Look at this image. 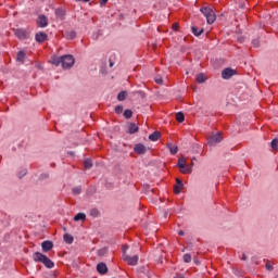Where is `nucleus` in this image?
Wrapping results in <instances>:
<instances>
[{"label": "nucleus", "instance_id": "1", "mask_svg": "<svg viewBox=\"0 0 278 278\" xmlns=\"http://www.w3.org/2000/svg\"><path fill=\"white\" fill-rule=\"evenodd\" d=\"M50 64L54 66H62L64 70L71 68V54H65L62 56L53 55L50 59Z\"/></svg>", "mask_w": 278, "mask_h": 278}, {"label": "nucleus", "instance_id": "2", "mask_svg": "<svg viewBox=\"0 0 278 278\" xmlns=\"http://www.w3.org/2000/svg\"><path fill=\"white\" fill-rule=\"evenodd\" d=\"M33 260L34 262H39L40 264H43V266H46V268H53V266H55V264L53 263V261H51L47 255L40 253V252H35L33 254Z\"/></svg>", "mask_w": 278, "mask_h": 278}, {"label": "nucleus", "instance_id": "3", "mask_svg": "<svg viewBox=\"0 0 278 278\" xmlns=\"http://www.w3.org/2000/svg\"><path fill=\"white\" fill-rule=\"evenodd\" d=\"M33 260L34 262H39L40 264H43V266H46V268H53V266H55V264L53 263V261H51L47 255L40 253V252H35L33 254Z\"/></svg>", "mask_w": 278, "mask_h": 278}, {"label": "nucleus", "instance_id": "4", "mask_svg": "<svg viewBox=\"0 0 278 278\" xmlns=\"http://www.w3.org/2000/svg\"><path fill=\"white\" fill-rule=\"evenodd\" d=\"M127 249H129V245H125L123 248V260L124 262H127L129 266H136L138 264V254H134L132 256L127 254Z\"/></svg>", "mask_w": 278, "mask_h": 278}, {"label": "nucleus", "instance_id": "5", "mask_svg": "<svg viewBox=\"0 0 278 278\" xmlns=\"http://www.w3.org/2000/svg\"><path fill=\"white\" fill-rule=\"evenodd\" d=\"M200 11L205 16L206 23L208 25H212L214 23V21H216V13L214 12V10L212 8L203 7L202 9H200Z\"/></svg>", "mask_w": 278, "mask_h": 278}, {"label": "nucleus", "instance_id": "6", "mask_svg": "<svg viewBox=\"0 0 278 278\" xmlns=\"http://www.w3.org/2000/svg\"><path fill=\"white\" fill-rule=\"evenodd\" d=\"M177 166L182 175H190L192 173V166L188 165L186 157H180Z\"/></svg>", "mask_w": 278, "mask_h": 278}, {"label": "nucleus", "instance_id": "7", "mask_svg": "<svg viewBox=\"0 0 278 278\" xmlns=\"http://www.w3.org/2000/svg\"><path fill=\"white\" fill-rule=\"evenodd\" d=\"M219 142H223V135H220V132H217L215 135H211L208 140H207V144L210 147H216V144H219Z\"/></svg>", "mask_w": 278, "mask_h": 278}, {"label": "nucleus", "instance_id": "8", "mask_svg": "<svg viewBox=\"0 0 278 278\" xmlns=\"http://www.w3.org/2000/svg\"><path fill=\"white\" fill-rule=\"evenodd\" d=\"M13 31H14L16 38H18L20 40H27V36H29L27 30L24 28H15V29H13Z\"/></svg>", "mask_w": 278, "mask_h": 278}, {"label": "nucleus", "instance_id": "9", "mask_svg": "<svg viewBox=\"0 0 278 278\" xmlns=\"http://www.w3.org/2000/svg\"><path fill=\"white\" fill-rule=\"evenodd\" d=\"M134 151L138 155H144V153H147V147H144L142 143H137L134 148Z\"/></svg>", "mask_w": 278, "mask_h": 278}, {"label": "nucleus", "instance_id": "10", "mask_svg": "<svg viewBox=\"0 0 278 278\" xmlns=\"http://www.w3.org/2000/svg\"><path fill=\"white\" fill-rule=\"evenodd\" d=\"M41 249L43 253H49V251H51V249H53V241H43L41 243Z\"/></svg>", "mask_w": 278, "mask_h": 278}, {"label": "nucleus", "instance_id": "11", "mask_svg": "<svg viewBox=\"0 0 278 278\" xmlns=\"http://www.w3.org/2000/svg\"><path fill=\"white\" fill-rule=\"evenodd\" d=\"M233 75H236V72L231 68H225L222 72L223 79H231V77H233Z\"/></svg>", "mask_w": 278, "mask_h": 278}, {"label": "nucleus", "instance_id": "12", "mask_svg": "<svg viewBox=\"0 0 278 278\" xmlns=\"http://www.w3.org/2000/svg\"><path fill=\"white\" fill-rule=\"evenodd\" d=\"M38 27H47L49 25V20L45 15H40L37 20Z\"/></svg>", "mask_w": 278, "mask_h": 278}, {"label": "nucleus", "instance_id": "13", "mask_svg": "<svg viewBox=\"0 0 278 278\" xmlns=\"http://www.w3.org/2000/svg\"><path fill=\"white\" fill-rule=\"evenodd\" d=\"M25 60H27V53L23 50L18 51L16 62H20V64H25Z\"/></svg>", "mask_w": 278, "mask_h": 278}, {"label": "nucleus", "instance_id": "14", "mask_svg": "<svg viewBox=\"0 0 278 278\" xmlns=\"http://www.w3.org/2000/svg\"><path fill=\"white\" fill-rule=\"evenodd\" d=\"M184 190V182L179 180V178L176 179V186L174 187L175 194H179Z\"/></svg>", "mask_w": 278, "mask_h": 278}, {"label": "nucleus", "instance_id": "15", "mask_svg": "<svg viewBox=\"0 0 278 278\" xmlns=\"http://www.w3.org/2000/svg\"><path fill=\"white\" fill-rule=\"evenodd\" d=\"M97 270L100 275H105V273H108V265H105V263H99L97 265Z\"/></svg>", "mask_w": 278, "mask_h": 278}, {"label": "nucleus", "instance_id": "16", "mask_svg": "<svg viewBox=\"0 0 278 278\" xmlns=\"http://www.w3.org/2000/svg\"><path fill=\"white\" fill-rule=\"evenodd\" d=\"M35 40H36L37 42H45V40H47V33H42V31L37 33V34L35 35Z\"/></svg>", "mask_w": 278, "mask_h": 278}, {"label": "nucleus", "instance_id": "17", "mask_svg": "<svg viewBox=\"0 0 278 278\" xmlns=\"http://www.w3.org/2000/svg\"><path fill=\"white\" fill-rule=\"evenodd\" d=\"M195 81L198 84H205L207 81V76H205L203 73H200L195 76Z\"/></svg>", "mask_w": 278, "mask_h": 278}, {"label": "nucleus", "instance_id": "18", "mask_svg": "<svg viewBox=\"0 0 278 278\" xmlns=\"http://www.w3.org/2000/svg\"><path fill=\"white\" fill-rule=\"evenodd\" d=\"M162 134L160 131H155L149 136V140H151L152 142H157V140H160Z\"/></svg>", "mask_w": 278, "mask_h": 278}, {"label": "nucleus", "instance_id": "19", "mask_svg": "<svg viewBox=\"0 0 278 278\" xmlns=\"http://www.w3.org/2000/svg\"><path fill=\"white\" fill-rule=\"evenodd\" d=\"M166 147L169 149L172 155H176L177 151H179V148L173 143H167Z\"/></svg>", "mask_w": 278, "mask_h": 278}, {"label": "nucleus", "instance_id": "20", "mask_svg": "<svg viewBox=\"0 0 278 278\" xmlns=\"http://www.w3.org/2000/svg\"><path fill=\"white\" fill-rule=\"evenodd\" d=\"M66 15V11L64 9H56L55 10V16L56 18H64V16Z\"/></svg>", "mask_w": 278, "mask_h": 278}, {"label": "nucleus", "instance_id": "21", "mask_svg": "<svg viewBox=\"0 0 278 278\" xmlns=\"http://www.w3.org/2000/svg\"><path fill=\"white\" fill-rule=\"evenodd\" d=\"M176 121H177L178 123H184V121H186V116L184 115V113L178 112V113L176 114Z\"/></svg>", "mask_w": 278, "mask_h": 278}, {"label": "nucleus", "instance_id": "22", "mask_svg": "<svg viewBox=\"0 0 278 278\" xmlns=\"http://www.w3.org/2000/svg\"><path fill=\"white\" fill-rule=\"evenodd\" d=\"M128 131L129 134H136V131H138V127L136 124H129L128 125Z\"/></svg>", "mask_w": 278, "mask_h": 278}, {"label": "nucleus", "instance_id": "23", "mask_svg": "<svg viewBox=\"0 0 278 278\" xmlns=\"http://www.w3.org/2000/svg\"><path fill=\"white\" fill-rule=\"evenodd\" d=\"M74 220L78 223V220H86V215L84 213H78L76 216H74Z\"/></svg>", "mask_w": 278, "mask_h": 278}, {"label": "nucleus", "instance_id": "24", "mask_svg": "<svg viewBox=\"0 0 278 278\" xmlns=\"http://www.w3.org/2000/svg\"><path fill=\"white\" fill-rule=\"evenodd\" d=\"M118 101H125L127 99V91H121L117 96Z\"/></svg>", "mask_w": 278, "mask_h": 278}, {"label": "nucleus", "instance_id": "25", "mask_svg": "<svg viewBox=\"0 0 278 278\" xmlns=\"http://www.w3.org/2000/svg\"><path fill=\"white\" fill-rule=\"evenodd\" d=\"M184 262L186 263V264H190L191 262H192V255H190V254H185L184 255Z\"/></svg>", "mask_w": 278, "mask_h": 278}, {"label": "nucleus", "instance_id": "26", "mask_svg": "<svg viewBox=\"0 0 278 278\" xmlns=\"http://www.w3.org/2000/svg\"><path fill=\"white\" fill-rule=\"evenodd\" d=\"M192 34H193L194 36H201V34H203V29H200V30H199V28L192 27Z\"/></svg>", "mask_w": 278, "mask_h": 278}, {"label": "nucleus", "instance_id": "27", "mask_svg": "<svg viewBox=\"0 0 278 278\" xmlns=\"http://www.w3.org/2000/svg\"><path fill=\"white\" fill-rule=\"evenodd\" d=\"M63 240H64V242H66V244H71V235L66 232L63 236Z\"/></svg>", "mask_w": 278, "mask_h": 278}, {"label": "nucleus", "instance_id": "28", "mask_svg": "<svg viewBox=\"0 0 278 278\" xmlns=\"http://www.w3.org/2000/svg\"><path fill=\"white\" fill-rule=\"evenodd\" d=\"M108 253V248H102L98 251V255H100V257H103V255H105Z\"/></svg>", "mask_w": 278, "mask_h": 278}, {"label": "nucleus", "instance_id": "29", "mask_svg": "<svg viewBox=\"0 0 278 278\" xmlns=\"http://www.w3.org/2000/svg\"><path fill=\"white\" fill-rule=\"evenodd\" d=\"M132 115H134V112H131V110H126L124 112L125 118H131Z\"/></svg>", "mask_w": 278, "mask_h": 278}, {"label": "nucleus", "instance_id": "30", "mask_svg": "<svg viewBox=\"0 0 278 278\" xmlns=\"http://www.w3.org/2000/svg\"><path fill=\"white\" fill-rule=\"evenodd\" d=\"M90 216H92L93 218H97V216H99V210H90L89 211Z\"/></svg>", "mask_w": 278, "mask_h": 278}, {"label": "nucleus", "instance_id": "31", "mask_svg": "<svg viewBox=\"0 0 278 278\" xmlns=\"http://www.w3.org/2000/svg\"><path fill=\"white\" fill-rule=\"evenodd\" d=\"M85 168H92V161L90 159L85 161Z\"/></svg>", "mask_w": 278, "mask_h": 278}, {"label": "nucleus", "instance_id": "32", "mask_svg": "<svg viewBox=\"0 0 278 278\" xmlns=\"http://www.w3.org/2000/svg\"><path fill=\"white\" fill-rule=\"evenodd\" d=\"M73 194H79L81 192V187H74L72 190Z\"/></svg>", "mask_w": 278, "mask_h": 278}, {"label": "nucleus", "instance_id": "33", "mask_svg": "<svg viewBox=\"0 0 278 278\" xmlns=\"http://www.w3.org/2000/svg\"><path fill=\"white\" fill-rule=\"evenodd\" d=\"M271 149L277 150L278 149V139H274L271 141Z\"/></svg>", "mask_w": 278, "mask_h": 278}, {"label": "nucleus", "instance_id": "34", "mask_svg": "<svg viewBox=\"0 0 278 278\" xmlns=\"http://www.w3.org/2000/svg\"><path fill=\"white\" fill-rule=\"evenodd\" d=\"M115 112H116V114H123V105H117L115 108Z\"/></svg>", "mask_w": 278, "mask_h": 278}, {"label": "nucleus", "instance_id": "35", "mask_svg": "<svg viewBox=\"0 0 278 278\" xmlns=\"http://www.w3.org/2000/svg\"><path fill=\"white\" fill-rule=\"evenodd\" d=\"M161 218H168V212L167 211H161Z\"/></svg>", "mask_w": 278, "mask_h": 278}, {"label": "nucleus", "instance_id": "36", "mask_svg": "<svg viewBox=\"0 0 278 278\" xmlns=\"http://www.w3.org/2000/svg\"><path fill=\"white\" fill-rule=\"evenodd\" d=\"M265 268H266V270H273L274 269L273 264H270V262L266 263Z\"/></svg>", "mask_w": 278, "mask_h": 278}, {"label": "nucleus", "instance_id": "37", "mask_svg": "<svg viewBox=\"0 0 278 278\" xmlns=\"http://www.w3.org/2000/svg\"><path fill=\"white\" fill-rule=\"evenodd\" d=\"M253 47H260V39H254L252 41Z\"/></svg>", "mask_w": 278, "mask_h": 278}, {"label": "nucleus", "instance_id": "38", "mask_svg": "<svg viewBox=\"0 0 278 278\" xmlns=\"http://www.w3.org/2000/svg\"><path fill=\"white\" fill-rule=\"evenodd\" d=\"M155 83L162 85L163 84L162 77L156 76L155 77Z\"/></svg>", "mask_w": 278, "mask_h": 278}, {"label": "nucleus", "instance_id": "39", "mask_svg": "<svg viewBox=\"0 0 278 278\" xmlns=\"http://www.w3.org/2000/svg\"><path fill=\"white\" fill-rule=\"evenodd\" d=\"M173 31H177V29H179V24H173V27H172Z\"/></svg>", "mask_w": 278, "mask_h": 278}, {"label": "nucleus", "instance_id": "40", "mask_svg": "<svg viewBox=\"0 0 278 278\" xmlns=\"http://www.w3.org/2000/svg\"><path fill=\"white\" fill-rule=\"evenodd\" d=\"M162 260H164V255L161 254L157 260L159 264H162Z\"/></svg>", "mask_w": 278, "mask_h": 278}, {"label": "nucleus", "instance_id": "41", "mask_svg": "<svg viewBox=\"0 0 278 278\" xmlns=\"http://www.w3.org/2000/svg\"><path fill=\"white\" fill-rule=\"evenodd\" d=\"M106 2L108 0H100V5H105Z\"/></svg>", "mask_w": 278, "mask_h": 278}, {"label": "nucleus", "instance_id": "42", "mask_svg": "<svg viewBox=\"0 0 278 278\" xmlns=\"http://www.w3.org/2000/svg\"><path fill=\"white\" fill-rule=\"evenodd\" d=\"M73 64H75V58H71V66H73Z\"/></svg>", "mask_w": 278, "mask_h": 278}, {"label": "nucleus", "instance_id": "43", "mask_svg": "<svg viewBox=\"0 0 278 278\" xmlns=\"http://www.w3.org/2000/svg\"><path fill=\"white\" fill-rule=\"evenodd\" d=\"M242 260H243V262H247V254H242Z\"/></svg>", "mask_w": 278, "mask_h": 278}, {"label": "nucleus", "instance_id": "44", "mask_svg": "<svg viewBox=\"0 0 278 278\" xmlns=\"http://www.w3.org/2000/svg\"><path fill=\"white\" fill-rule=\"evenodd\" d=\"M184 235H185L184 230L178 231V236H184Z\"/></svg>", "mask_w": 278, "mask_h": 278}, {"label": "nucleus", "instance_id": "45", "mask_svg": "<svg viewBox=\"0 0 278 278\" xmlns=\"http://www.w3.org/2000/svg\"><path fill=\"white\" fill-rule=\"evenodd\" d=\"M75 1H83V3H88L90 0H75Z\"/></svg>", "mask_w": 278, "mask_h": 278}, {"label": "nucleus", "instance_id": "46", "mask_svg": "<svg viewBox=\"0 0 278 278\" xmlns=\"http://www.w3.org/2000/svg\"><path fill=\"white\" fill-rule=\"evenodd\" d=\"M24 175H27V169L23 172L22 177H24Z\"/></svg>", "mask_w": 278, "mask_h": 278}, {"label": "nucleus", "instance_id": "47", "mask_svg": "<svg viewBox=\"0 0 278 278\" xmlns=\"http://www.w3.org/2000/svg\"><path fill=\"white\" fill-rule=\"evenodd\" d=\"M75 33H71V38L73 39V38H75Z\"/></svg>", "mask_w": 278, "mask_h": 278}, {"label": "nucleus", "instance_id": "48", "mask_svg": "<svg viewBox=\"0 0 278 278\" xmlns=\"http://www.w3.org/2000/svg\"><path fill=\"white\" fill-rule=\"evenodd\" d=\"M189 166H191V168L194 166V163H191Z\"/></svg>", "mask_w": 278, "mask_h": 278}, {"label": "nucleus", "instance_id": "49", "mask_svg": "<svg viewBox=\"0 0 278 278\" xmlns=\"http://www.w3.org/2000/svg\"><path fill=\"white\" fill-rule=\"evenodd\" d=\"M191 160H192V162H194V160H197V157L193 156Z\"/></svg>", "mask_w": 278, "mask_h": 278}, {"label": "nucleus", "instance_id": "50", "mask_svg": "<svg viewBox=\"0 0 278 278\" xmlns=\"http://www.w3.org/2000/svg\"><path fill=\"white\" fill-rule=\"evenodd\" d=\"M110 66H114V64H113V63H110Z\"/></svg>", "mask_w": 278, "mask_h": 278}, {"label": "nucleus", "instance_id": "51", "mask_svg": "<svg viewBox=\"0 0 278 278\" xmlns=\"http://www.w3.org/2000/svg\"><path fill=\"white\" fill-rule=\"evenodd\" d=\"M73 240H74L73 237H71V242H73Z\"/></svg>", "mask_w": 278, "mask_h": 278}, {"label": "nucleus", "instance_id": "52", "mask_svg": "<svg viewBox=\"0 0 278 278\" xmlns=\"http://www.w3.org/2000/svg\"><path fill=\"white\" fill-rule=\"evenodd\" d=\"M63 230H65V231H66V227H63Z\"/></svg>", "mask_w": 278, "mask_h": 278}, {"label": "nucleus", "instance_id": "53", "mask_svg": "<svg viewBox=\"0 0 278 278\" xmlns=\"http://www.w3.org/2000/svg\"><path fill=\"white\" fill-rule=\"evenodd\" d=\"M136 251H138V245H136Z\"/></svg>", "mask_w": 278, "mask_h": 278}]
</instances>
